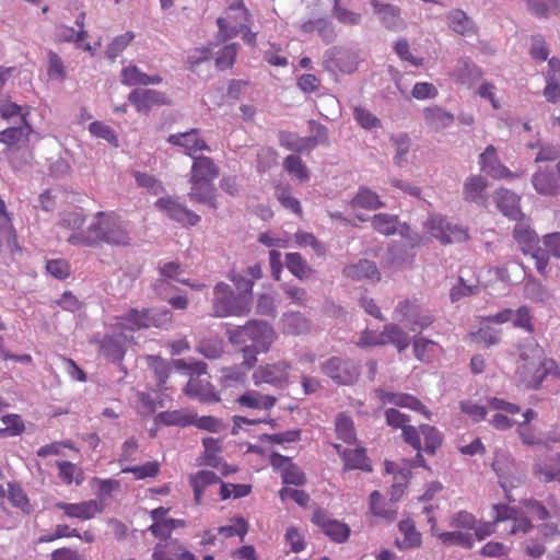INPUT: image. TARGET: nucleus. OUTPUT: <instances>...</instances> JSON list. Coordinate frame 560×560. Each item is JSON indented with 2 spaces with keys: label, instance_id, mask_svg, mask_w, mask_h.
Instances as JSON below:
<instances>
[{
  "label": "nucleus",
  "instance_id": "obj_1",
  "mask_svg": "<svg viewBox=\"0 0 560 560\" xmlns=\"http://www.w3.org/2000/svg\"><path fill=\"white\" fill-rule=\"evenodd\" d=\"M103 243L117 247L132 243L129 224L114 211H98L84 233L70 238V244L79 247H95Z\"/></svg>",
  "mask_w": 560,
  "mask_h": 560
},
{
  "label": "nucleus",
  "instance_id": "obj_2",
  "mask_svg": "<svg viewBox=\"0 0 560 560\" xmlns=\"http://www.w3.org/2000/svg\"><path fill=\"white\" fill-rule=\"evenodd\" d=\"M252 303L248 294H235L229 284L219 282L213 289L212 316H245L250 312Z\"/></svg>",
  "mask_w": 560,
  "mask_h": 560
},
{
  "label": "nucleus",
  "instance_id": "obj_3",
  "mask_svg": "<svg viewBox=\"0 0 560 560\" xmlns=\"http://www.w3.org/2000/svg\"><path fill=\"white\" fill-rule=\"evenodd\" d=\"M228 338L233 345L252 342L258 350L267 352L277 339V334L272 326L266 322L249 320L244 326L229 330Z\"/></svg>",
  "mask_w": 560,
  "mask_h": 560
},
{
  "label": "nucleus",
  "instance_id": "obj_4",
  "mask_svg": "<svg viewBox=\"0 0 560 560\" xmlns=\"http://www.w3.org/2000/svg\"><path fill=\"white\" fill-rule=\"evenodd\" d=\"M250 20L252 14L245 7L244 0H233L226 8L225 16L217 19L219 37L222 40L236 37L241 32L245 31Z\"/></svg>",
  "mask_w": 560,
  "mask_h": 560
},
{
  "label": "nucleus",
  "instance_id": "obj_5",
  "mask_svg": "<svg viewBox=\"0 0 560 560\" xmlns=\"http://www.w3.org/2000/svg\"><path fill=\"white\" fill-rule=\"evenodd\" d=\"M172 320V314L167 310H142L131 308L119 317V325L124 329L140 330L151 327L161 328Z\"/></svg>",
  "mask_w": 560,
  "mask_h": 560
},
{
  "label": "nucleus",
  "instance_id": "obj_6",
  "mask_svg": "<svg viewBox=\"0 0 560 560\" xmlns=\"http://www.w3.org/2000/svg\"><path fill=\"white\" fill-rule=\"evenodd\" d=\"M528 350L530 354L526 352L521 353L523 364L518 366L517 374L526 387L537 389L549 374L544 365V359H541V349L538 346H534Z\"/></svg>",
  "mask_w": 560,
  "mask_h": 560
},
{
  "label": "nucleus",
  "instance_id": "obj_7",
  "mask_svg": "<svg viewBox=\"0 0 560 560\" xmlns=\"http://www.w3.org/2000/svg\"><path fill=\"white\" fill-rule=\"evenodd\" d=\"M424 228L431 236L444 245L465 242L469 238L467 229L452 224L444 217L438 214L430 215Z\"/></svg>",
  "mask_w": 560,
  "mask_h": 560
},
{
  "label": "nucleus",
  "instance_id": "obj_8",
  "mask_svg": "<svg viewBox=\"0 0 560 560\" xmlns=\"http://www.w3.org/2000/svg\"><path fill=\"white\" fill-rule=\"evenodd\" d=\"M373 229L386 236L395 234L399 231L402 237L409 240L411 246H419L422 242V237L419 234L410 235V229L408 225L402 224L399 229L398 217L388 213H378L372 217Z\"/></svg>",
  "mask_w": 560,
  "mask_h": 560
},
{
  "label": "nucleus",
  "instance_id": "obj_9",
  "mask_svg": "<svg viewBox=\"0 0 560 560\" xmlns=\"http://www.w3.org/2000/svg\"><path fill=\"white\" fill-rule=\"evenodd\" d=\"M291 365L287 361L260 365L253 374L254 384L259 386L262 383L281 387L289 381Z\"/></svg>",
  "mask_w": 560,
  "mask_h": 560
},
{
  "label": "nucleus",
  "instance_id": "obj_10",
  "mask_svg": "<svg viewBox=\"0 0 560 560\" xmlns=\"http://www.w3.org/2000/svg\"><path fill=\"white\" fill-rule=\"evenodd\" d=\"M323 372L340 385H351L359 377L358 366L350 360L334 357L323 364Z\"/></svg>",
  "mask_w": 560,
  "mask_h": 560
},
{
  "label": "nucleus",
  "instance_id": "obj_11",
  "mask_svg": "<svg viewBox=\"0 0 560 560\" xmlns=\"http://www.w3.org/2000/svg\"><path fill=\"white\" fill-rule=\"evenodd\" d=\"M30 113L31 108H26L22 122H20L19 126L9 127L0 131V143L4 144L9 149L27 145L33 132L32 125L28 121Z\"/></svg>",
  "mask_w": 560,
  "mask_h": 560
},
{
  "label": "nucleus",
  "instance_id": "obj_12",
  "mask_svg": "<svg viewBox=\"0 0 560 560\" xmlns=\"http://www.w3.org/2000/svg\"><path fill=\"white\" fill-rule=\"evenodd\" d=\"M55 508L61 510L69 518L89 521L104 511V505L97 500H88L79 503L56 502Z\"/></svg>",
  "mask_w": 560,
  "mask_h": 560
},
{
  "label": "nucleus",
  "instance_id": "obj_13",
  "mask_svg": "<svg viewBox=\"0 0 560 560\" xmlns=\"http://www.w3.org/2000/svg\"><path fill=\"white\" fill-rule=\"evenodd\" d=\"M85 13L81 12L75 20L78 30L60 24L57 26V36L61 42L74 43L77 48L89 51L91 55L95 54V48L90 43H83L88 37V32L84 28Z\"/></svg>",
  "mask_w": 560,
  "mask_h": 560
},
{
  "label": "nucleus",
  "instance_id": "obj_14",
  "mask_svg": "<svg viewBox=\"0 0 560 560\" xmlns=\"http://www.w3.org/2000/svg\"><path fill=\"white\" fill-rule=\"evenodd\" d=\"M156 207L165 211L172 220L182 224L195 226L200 222L201 219L200 215L171 197L159 199L156 201Z\"/></svg>",
  "mask_w": 560,
  "mask_h": 560
},
{
  "label": "nucleus",
  "instance_id": "obj_15",
  "mask_svg": "<svg viewBox=\"0 0 560 560\" xmlns=\"http://www.w3.org/2000/svg\"><path fill=\"white\" fill-rule=\"evenodd\" d=\"M128 101L137 112L148 114L154 106L167 104V97L164 93L149 90L136 89L128 95Z\"/></svg>",
  "mask_w": 560,
  "mask_h": 560
},
{
  "label": "nucleus",
  "instance_id": "obj_16",
  "mask_svg": "<svg viewBox=\"0 0 560 560\" xmlns=\"http://www.w3.org/2000/svg\"><path fill=\"white\" fill-rule=\"evenodd\" d=\"M479 164L481 171L486 172L492 178H509L514 179L517 175L511 172L506 166L500 163L497 150L493 145H489L479 156Z\"/></svg>",
  "mask_w": 560,
  "mask_h": 560
},
{
  "label": "nucleus",
  "instance_id": "obj_17",
  "mask_svg": "<svg viewBox=\"0 0 560 560\" xmlns=\"http://www.w3.org/2000/svg\"><path fill=\"white\" fill-rule=\"evenodd\" d=\"M374 13L378 16L383 25L389 31H399L406 26L401 18V10L399 7L383 3L378 0H370Z\"/></svg>",
  "mask_w": 560,
  "mask_h": 560
},
{
  "label": "nucleus",
  "instance_id": "obj_18",
  "mask_svg": "<svg viewBox=\"0 0 560 560\" xmlns=\"http://www.w3.org/2000/svg\"><path fill=\"white\" fill-rule=\"evenodd\" d=\"M167 141L174 145L183 147L185 149V153L190 158H195L200 151H210L205 139L200 137V131L198 129L171 135Z\"/></svg>",
  "mask_w": 560,
  "mask_h": 560
},
{
  "label": "nucleus",
  "instance_id": "obj_19",
  "mask_svg": "<svg viewBox=\"0 0 560 560\" xmlns=\"http://www.w3.org/2000/svg\"><path fill=\"white\" fill-rule=\"evenodd\" d=\"M493 200L503 215L515 221L523 218L520 207L521 197L515 192L506 188H500L493 194Z\"/></svg>",
  "mask_w": 560,
  "mask_h": 560
},
{
  "label": "nucleus",
  "instance_id": "obj_20",
  "mask_svg": "<svg viewBox=\"0 0 560 560\" xmlns=\"http://www.w3.org/2000/svg\"><path fill=\"white\" fill-rule=\"evenodd\" d=\"M312 521L334 541L343 542L350 535V528L347 524L336 520H329L323 511L314 512Z\"/></svg>",
  "mask_w": 560,
  "mask_h": 560
},
{
  "label": "nucleus",
  "instance_id": "obj_21",
  "mask_svg": "<svg viewBox=\"0 0 560 560\" xmlns=\"http://www.w3.org/2000/svg\"><path fill=\"white\" fill-rule=\"evenodd\" d=\"M191 165L189 183L213 182L219 177L220 170L209 156L196 155Z\"/></svg>",
  "mask_w": 560,
  "mask_h": 560
},
{
  "label": "nucleus",
  "instance_id": "obj_22",
  "mask_svg": "<svg viewBox=\"0 0 560 560\" xmlns=\"http://www.w3.org/2000/svg\"><path fill=\"white\" fill-rule=\"evenodd\" d=\"M337 453L341 456L345 462L346 470L360 469L363 471H371L372 466L365 454V450L362 447L347 448L339 444H335Z\"/></svg>",
  "mask_w": 560,
  "mask_h": 560
},
{
  "label": "nucleus",
  "instance_id": "obj_23",
  "mask_svg": "<svg viewBox=\"0 0 560 560\" xmlns=\"http://www.w3.org/2000/svg\"><path fill=\"white\" fill-rule=\"evenodd\" d=\"M0 249L11 254L19 250L15 231L12 226L11 218L5 209L4 201L0 198Z\"/></svg>",
  "mask_w": 560,
  "mask_h": 560
},
{
  "label": "nucleus",
  "instance_id": "obj_24",
  "mask_svg": "<svg viewBox=\"0 0 560 560\" xmlns=\"http://www.w3.org/2000/svg\"><path fill=\"white\" fill-rule=\"evenodd\" d=\"M184 392L187 396L203 402H217L220 400L214 386L210 382L197 377L189 378Z\"/></svg>",
  "mask_w": 560,
  "mask_h": 560
},
{
  "label": "nucleus",
  "instance_id": "obj_25",
  "mask_svg": "<svg viewBox=\"0 0 560 560\" xmlns=\"http://www.w3.org/2000/svg\"><path fill=\"white\" fill-rule=\"evenodd\" d=\"M85 217L80 211L65 212L58 223L60 237L65 238L70 244L72 235L84 233L83 230Z\"/></svg>",
  "mask_w": 560,
  "mask_h": 560
},
{
  "label": "nucleus",
  "instance_id": "obj_26",
  "mask_svg": "<svg viewBox=\"0 0 560 560\" xmlns=\"http://www.w3.org/2000/svg\"><path fill=\"white\" fill-rule=\"evenodd\" d=\"M398 529L404 538L396 539L395 546L399 550H409L420 548L422 545V535L417 530L416 524L412 520H401L398 523Z\"/></svg>",
  "mask_w": 560,
  "mask_h": 560
},
{
  "label": "nucleus",
  "instance_id": "obj_27",
  "mask_svg": "<svg viewBox=\"0 0 560 560\" xmlns=\"http://www.w3.org/2000/svg\"><path fill=\"white\" fill-rule=\"evenodd\" d=\"M446 21L448 27L462 36L477 35L478 27L463 10L455 9L447 13Z\"/></svg>",
  "mask_w": 560,
  "mask_h": 560
},
{
  "label": "nucleus",
  "instance_id": "obj_28",
  "mask_svg": "<svg viewBox=\"0 0 560 560\" xmlns=\"http://www.w3.org/2000/svg\"><path fill=\"white\" fill-rule=\"evenodd\" d=\"M191 188L188 194L192 202L203 203L210 208L217 209V189L213 182H195L190 183Z\"/></svg>",
  "mask_w": 560,
  "mask_h": 560
},
{
  "label": "nucleus",
  "instance_id": "obj_29",
  "mask_svg": "<svg viewBox=\"0 0 560 560\" xmlns=\"http://www.w3.org/2000/svg\"><path fill=\"white\" fill-rule=\"evenodd\" d=\"M300 31L304 34H312L316 32L326 44L332 43L336 38L334 25L331 21L326 18H318L303 22L300 25Z\"/></svg>",
  "mask_w": 560,
  "mask_h": 560
},
{
  "label": "nucleus",
  "instance_id": "obj_30",
  "mask_svg": "<svg viewBox=\"0 0 560 560\" xmlns=\"http://www.w3.org/2000/svg\"><path fill=\"white\" fill-rule=\"evenodd\" d=\"M190 486L194 490V499L196 504H201L206 489L210 486L221 482L215 472L210 470H199L189 478Z\"/></svg>",
  "mask_w": 560,
  "mask_h": 560
},
{
  "label": "nucleus",
  "instance_id": "obj_31",
  "mask_svg": "<svg viewBox=\"0 0 560 560\" xmlns=\"http://www.w3.org/2000/svg\"><path fill=\"white\" fill-rule=\"evenodd\" d=\"M346 277L353 280L380 281L381 275L375 262L363 259L343 269Z\"/></svg>",
  "mask_w": 560,
  "mask_h": 560
},
{
  "label": "nucleus",
  "instance_id": "obj_32",
  "mask_svg": "<svg viewBox=\"0 0 560 560\" xmlns=\"http://www.w3.org/2000/svg\"><path fill=\"white\" fill-rule=\"evenodd\" d=\"M532 184L541 196H556L560 192V183L557 176L548 171H538L532 177Z\"/></svg>",
  "mask_w": 560,
  "mask_h": 560
},
{
  "label": "nucleus",
  "instance_id": "obj_33",
  "mask_svg": "<svg viewBox=\"0 0 560 560\" xmlns=\"http://www.w3.org/2000/svg\"><path fill=\"white\" fill-rule=\"evenodd\" d=\"M423 118L425 125L434 131H440L447 127H451L454 122L453 114L444 110L439 106H431L424 108Z\"/></svg>",
  "mask_w": 560,
  "mask_h": 560
},
{
  "label": "nucleus",
  "instance_id": "obj_34",
  "mask_svg": "<svg viewBox=\"0 0 560 560\" xmlns=\"http://www.w3.org/2000/svg\"><path fill=\"white\" fill-rule=\"evenodd\" d=\"M162 77L149 75L137 66L130 65L121 70V83L127 86L160 84Z\"/></svg>",
  "mask_w": 560,
  "mask_h": 560
},
{
  "label": "nucleus",
  "instance_id": "obj_35",
  "mask_svg": "<svg viewBox=\"0 0 560 560\" xmlns=\"http://www.w3.org/2000/svg\"><path fill=\"white\" fill-rule=\"evenodd\" d=\"M488 188V182L481 175L469 176L463 187L464 199L476 203H485L486 198L483 196Z\"/></svg>",
  "mask_w": 560,
  "mask_h": 560
},
{
  "label": "nucleus",
  "instance_id": "obj_36",
  "mask_svg": "<svg viewBox=\"0 0 560 560\" xmlns=\"http://www.w3.org/2000/svg\"><path fill=\"white\" fill-rule=\"evenodd\" d=\"M237 402L246 408L270 410L276 405L277 398L257 390H247L237 398Z\"/></svg>",
  "mask_w": 560,
  "mask_h": 560
},
{
  "label": "nucleus",
  "instance_id": "obj_37",
  "mask_svg": "<svg viewBox=\"0 0 560 560\" xmlns=\"http://www.w3.org/2000/svg\"><path fill=\"white\" fill-rule=\"evenodd\" d=\"M529 11L539 19L560 14V0H526Z\"/></svg>",
  "mask_w": 560,
  "mask_h": 560
},
{
  "label": "nucleus",
  "instance_id": "obj_38",
  "mask_svg": "<svg viewBox=\"0 0 560 560\" xmlns=\"http://www.w3.org/2000/svg\"><path fill=\"white\" fill-rule=\"evenodd\" d=\"M533 472L542 482H551L560 477V454L552 458L551 464L538 462L535 464Z\"/></svg>",
  "mask_w": 560,
  "mask_h": 560
},
{
  "label": "nucleus",
  "instance_id": "obj_39",
  "mask_svg": "<svg viewBox=\"0 0 560 560\" xmlns=\"http://www.w3.org/2000/svg\"><path fill=\"white\" fill-rule=\"evenodd\" d=\"M352 208H362L365 210H376L382 208L384 203L378 195L366 187H361L350 202Z\"/></svg>",
  "mask_w": 560,
  "mask_h": 560
},
{
  "label": "nucleus",
  "instance_id": "obj_40",
  "mask_svg": "<svg viewBox=\"0 0 560 560\" xmlns=\"http://www.w3.org/2000/svg\"><path fill=\"white\" fill-rule=\"evenodd\" d=\"M436 537L444 546H459L465 549H471L474 547V537L467 532H442L438 533Z\"/></svg>",
  "mask_w": 560,
  "mask_h": 560
},
{
  "label": "nucleus",
  "instance_id": "obj_41",
  "mask_svg": "<svg viewBox=\"0 0 560 560\" xmlns=\"http://www.w3.org/2000/svg\"><path fill=\"white\" fill-rule=\"evenodd\" d=\"M183 545L178 539L160 541L155 545L152 553L153 560H177Z\"/></svg>",
  "mask_w": 560,
  "mask_h": 560
},
{
  "label": "nucleus",
  "instance_id": "obj_42",
  "mask_svg": "<svg viewBox=\"0 0 560 560\" xmlns=\"http://www.w3.org/2000/svg\"><path fill=\"white\" fill-rule=\"evenodd\" d=\"M501 329L491 327L488 323L480 320L478 330L472 331L470 337L475 342L483 343L487 347L498 345L501 340Z\"/></svg>",
  "mask_w": 560,
  "mask_h": 560
},
{
  "label": "nucleus",
  "instance_id": "obj_43",
  "mask_svg": "<svg viewBox=\"0 0 560 560\" xmlns=\"http://www.w3.org/2000/svg\"><path fill=\"white\" fill-rule=\"evenodd\" d=\"M549 67L553 73L544 89V94L549 102H560V60L550 59Z\"/></svg>",
  "mask_w": 560,
  "mask_h": 560
},
{
  "label": "nucleus",
  "instance_id": "obj_44",
  "mask_svg": "<svg viewBox=\"0 0 560 560\" xmlns=\"http://www.w3.org/2000/svg\"><path fill=\"white\" fill-rule=\"evenodd\" d=\"M58 476L66 485L75 482L81 485L83 481V470L77 464L68 460L57 462Z\"/></svg>",
  "mask_w": 560,
  "mask_h": 560
},
{
  "label": "nucleus",
  "instance_id": "obj_45",
  "mask_svg": "<svg viewBox=\"0 0 560 560\" xmlns=\"http://www.w3.org/2000/svg\"><path fill=\"white\" fill-rule=\"evenodd\" d=\"M154 421L164 425L188 427L191 425V413L185 410L163 411L156 415Z\"/></svg>",
  "mask_w": 560,
  "mask_h": 560
},
{
  "label": "nucleus",
  "instance_id": "obj_46",
  "mask_svg": "<svg viewBox=\"0 0 560 560\" xmlns=\"http://www.w3.org/2000/svg\"><path fill=\"white\" fill-rule=\"evenodd\" d=\"M285 266L299 279H304L312 273L311 267L300 253H288L285 255Z\"/></svg>",
  "mask_w": 560,
  "mask_h": 560
},
{
  "label": "nucleus",
  "instance_id": "obj_47",
  "mask_svg": "<svg viewBox=\"0 0 560 560\" xmlns=\"http://www.w3.org/2000/svg\"><path fill=\"white\" fill-rule=\"evenodd\" d=\"M513 236L515 241L522 246V250L524 253L529 249H534L538 243V236L535 231L523 223L515 225Z\"/></svg>",
  "mask_w": 560,
  "mask_h": 560
},
{
  "label": "nucleus",
  "instance_id": "obj_48",
  "mask_svg": "<svg viewBox=\"0 0 560 560\" xmlns=\"http://www.w3.org/2000/svg\"><path fill=\"white\" fill-rule=\"evenodd\" d=\"M387 342L395 345L399 352L408 348V335L395 324H387L381 334Z\"/></svg>",
  "mask_w": 560,
  "mask_h": 560
},
{
  "label": "nucleus",
  "instance_id": "obj_49",
  "mask_svg": "<svg viewBox=\"0 0 560 560\" xmlns=\"http://www.w3.org/2000/svg\"><path fill=\"white\" fill-rule=\"evenodd\" d=\"M393 405L417 411L427 419L431 418L430 410L413 395L396 393Z\"/></svg>",
  "mask_w": 560,
  "mask_h": 560
},
{
  "label": "nucleus",
  "instance_id": "obj_50",
  "mask_svg": "<svg viewBox=\"0 0 560 560\" xmlns=\"http://www.w3.org/2000/svg\"><path fill=\"white\" fill-rule=\"evenodd\" d=\"M283 331L290 335H301L310 329L308 322L300 313L285 314L282 318Z\"/></svg>",
  "mask_w": 560,
  "mask_h": 560
},
{
  "label": "nucleus",
  "instance_id": "obj_51",
  "mask_svg": "<svg viewBox=\"0 0 560 560\" xmlns=\"http://www.w3.org/2000/svg\"><path fill=\"white\" fill-rule=\"evenodd\" d=\"M420 432L424 439L423 451L427 454L433 455L442 444L443 438L441 432L436 428L429 424H421Z\"/></svg>",
  "mask_w": 560,
  "mask_h": 560
},
{
  "label": "nucleus",
  "instance_id": "obj_52",
  "mask_svg": "<svg viewBox=\"0 0 560 560\" xmlns=\"http://www.w3.org/2000/svg\"><path fill=\"white\" fill-rule=\"evenodd\" d=\"M202 444L205 447V464L214 468H219L221 463V457L219 456V453L221 452L220 441L214 438H205L202 440Z\"/></svg>",
  "mask_w": 560,
  "mask_h": 560
},
{
  "label": "nucleus",
  "instance_id": "obj_53",
  "mask_svg": "<svg viewBox=\"0 0 560 560\" xmlns=\"http://www.w3.org/2000/svg\"><path fill=\"white\" fill-rule=\"evenodd\" d=\"M135 33L131 31L126 32L125 34L116 36L106 49V57L110 60H115L133 40Z\"/></svg>",
  "mask_w": 560,
  "mask_h": 560
},
{
  "label": "nucleus",
  "instance_id": "obj_54",
  "mask_svg": "<svg viewBox=\"0 0 560 560\" xmlns=\"http://www.w3.org/2000/svg\"><path fill=\"white\" fill-rule=\"evenodd\" d=\"M101 351L104 357L112 361H120L125 355L124 345L120 340L106 337L101 343Z\"/></svg>",
  "mask_w": 560,
  "mask_h": 560
},
{
  "label": "nucleus",
  "instance_id": "obj_55",
  "mask_svg": "<svg viewBox=\"0 0 560 560\" xmlns=\"http://www.w3.org/2000/svg\"><path fill=\"white\" fill-rule=\"evenodd\" d=\"M336 432L339 439L346 443H353L355 441V431L353 421L349 416L343 413L339 415L336 419Z\"/></svg>",
  "mask_w": 560,
  "mask_h": 560
},
{
  "label": "nucleus",
  "instance_id": "obj_56",
  "mask_svg": "<svg viewBox=\"0 0 560 560\" xmlns=\"http://www.w3.org/2000/svg\"><path fill=\"white\" fill-rule=\"evenodd\" d=\"M1 420L5 428L0 429V438L20 435L25 430V425L19 415H5Z\"/></svg>",
  "mask_w": 560,
  "mask_h": 560
},
{
  "label": "nucleus",
  "instance_id": "obj_57",
  "mask_svg": "<svg viewBox=\"0 0 560 560\" xmlns=\"http://www.w3.org/2000/svg\"><path fill=\"white\" fill-rule=\"evenodd\" d=\"M197 351L207 359H218L224 351L223 341L221 339H205L197 346Z\"/></svg>",
  "mask_w": 560,
  "mask_h": 560
},
{
  "label": "nucleus",
  "instance_id": "obj_58",
  "mask_svg": "<svg viewBox=\"0 0 560 560\" xmlns=\"http://www.w3.org/2000/svg\"><path fill=\"white\" fill-rule=\"evenodd\" d=\"M237 44L232 43L225 45L221 50L218 51L215 57V67L219 70H225L231 68L237 56Z\"/></svg>",
  "mask_w": 560,
  "mask_h": 560
},
{
  "label": "nucleus",
  "instance_id": "obj_59",
  "mask_svg": "<svg viewBox=\"0 0 560 560\" xmlns=\"http://www.w3.org/2000/svg\"><path fill=\"white\" fill-rule=\"evenodd\" d=\"M350 55L348 51L334 47L329 51V60L327 62H331L336 68H338L342 72L350 73L355 69V61L351 58L350 61L343 63L345 59H349Z\"/></svg>",
  "mask_w": 560,
  "mask_h": 560
},
{
  "label": "nucleus",
  "instance_id": "obj_60",
  "mask_svg": "<svg viewBox=\"0 0 560 560\" xmlns=\"http://www.w3.org/2000/svg\"><path fill=\"white\" fill-rule=\"evenodd\" d=\"M283 166L291 175L295 176L300 180L308 179V170L303 163L302 159L299 155H288L284 159Z\"/></svg>",
  "mask_w": 560,
  "mask_h": 560
},
{
  "label": "nucleus",
  "instance_id": "obj_61",
  "mask_svg": "<svg viewBox=\"0 0 560 560\" xmlns=\"http://www.w3.org/2000/svg\"><path fill=\"white\" fill-rule=\"evenodd\" d=\"M476 516L467 511H458L457 513L451 516L448 522L450 527L456 529H464L467 530V533L469 530H472L476 527Z\"/></svg>",
  "mask_w": 560,
  "mask_h": 560
},
{
  "label": "nucleus",
  "instance_id": "obj_62",
  "mask_svg": "<svg viewBox=\"0 0 560 560\" xmlns=\"http://www.w3.org/2000/svg\"><path fill=\"white\" fill-rule=\"evenodd\" d=\"M47 74L52 80L65 81L67 78L66 67L62 59L55 51L48 52Z\"/></svg>",
  "mask_w": 560,
  "mask_h": 560
},
{
  "label": "nucleus",
  "instance_id": "obj_63",
  "mask_svg": "<svg viewBox=\"0 0 560 560\" xmlns=\"http://www.w3.org/2000/svg\"><path fill=\"white\" fill-rule=\"evenodd\" d=\"M354 120L362 127L363 129L371 130L381 127V120L373 115L370 110L362 106H357L353 109Z\"/></svg>",
  "mask_w": 560,
  "mask_h": 560
},
{
  "label": "nucleus",
  "instance_id": "obj_64",
  "mask_svg": "<svg viewBox=\"0 0 560 560\" xmlns=\"http://www.w3.org/2000/svg\"><path fill=\"white\" fill-rule=\"evenodd\" d=\"M248 528L249 525L244 517H235L233 524L219 527L218 533L225 537L238 536L243 540L248 533Z\"/></svg>",
  "mask_w": 560,
  "mask_h": 560
}]
</instances>
